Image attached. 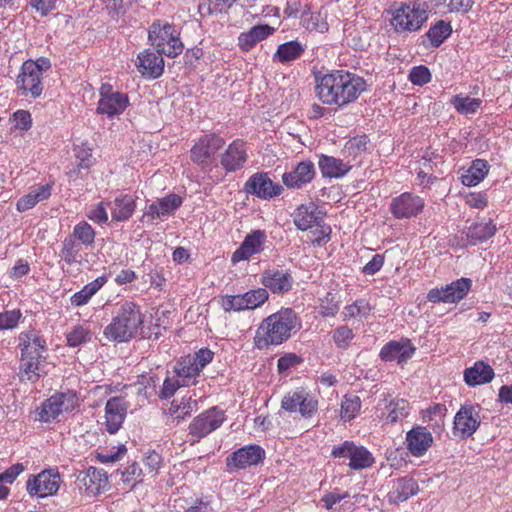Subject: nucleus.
Returning a JSON list of instances; mask_svg holds the SVG:
<instances>
[{"mask_svg":"<svg viewBox=\"0 0 512 512\" xmlns=\"http://www.w3.org/2000/svg\"><path fill=\"white\" fill-rule=\"evenodd\" d=\"M76 159H77V165L74 169L70 170L68 172V176L73 181L77 180L78 178H82L81 171H89L90 168L94 165L95 159L92 155V150L88 147H79L76 150Z\"/></svg>","mask_w":512,"mask_h":512,"instance_id":"nucleus-44","label":"nucleus"},{"mask_svg":"<svg viewBox=\"0 0 512 512\" xmlns=\"http://www.w3.org/2000/svg\"><path fill=\"white\" fill-rule=\"evenodd\" d=\"M406 448L414 457H422L433 444L431 432L424 426L417 425L406 433Z\"/></svg>","mask_w":512,"mask_h":512,"instance_id":"nucleus-25","label":"nucleus"},{"mask_svg":"<svg viewBox=\"0 0 512 512\" xmlns=\"http://www.w3.org/2000/svg\"><path fill=\"white\" fill-rule=\"evenodd\" d=\"M471 286V279L462 277L441 288L431 289L427 300L431 303H457L467 296Z\"/></svg>","mask_w":512,"mask_h":512,"instance_id":"nucleus-14","label":"nucleus"},{"mask_svg":"<svg viewBox=\"0 0 512 512\" xmlns=\"http://www.w3.org/2000/svg\"><path fill=\"white\" fill-rule=\"evenodd\" d=\"M447 407L442 403H435L428 408L421 410V419L423 422H430L437 418V425L440 427L444 426V419L447 414Z\"/></svg>","mask_w":512,"mask_h":512,"instance_id":"nucleus-57","label":"nucleus"},{"mask_svg":"<svg viewBox=\"0 0 512 512\" xmlns=\"http://www.w3.org/2000/svg\"><path fill=\"white\" fill-rule=\"evenodd\" d=\"M244 191L260 199L267 200L281 195L283 188L274 183L266 172L251 175L244 184Z\"/></svg>","mask_w":512,"mask_h":512,"instance_id":"nucleus-17","label":"nucleus"},{"mask_svg":"<svg viewBox=\"0 0 512 512\" xmlns=\"http://www.w3.org/2000/svg\"><path fill=\"white\" fill-rule=\"evenodd\" d=\"M301 328V319L289 307H282L277 312L264 318L258 325L253 337L254 347L267 350L288 341Z\"/></svg>","mask_w":512,"mask_h":512,"instance_id":"nucleus-2","label":"nucleus"},{"mask_svg":"<svg viewBox=\"0 0 512 512\" xmlns=\"http://www.w3.org/2000/svg\"><path fill=\"white\" fill-rule=\"evenodd\" d=\"M128 105L129 98L126 93L113 90L110 84H103L101 86L100 99L97 106L98 114L113 118L122 114Z\"/></svg>","mask_w":512,"mask_h":512,"instance_id":"nucleus-13","label":"nucleus"},{"mask_svg":"<svg viewBox=\"0 0 512 512\" xmlns=\"http://www.w3.org/2000/svg\"><path fill=\"white\" fill-rule=\"evenodd\" d=\"M415 352L410 340L401 339L400 341H390L385 344L379 353L381 360L393 361L397 360L398 363L406 362Z\"/></svg>","mask_w":512,"mask_h":512,"instance_id":"nucleus-28","label":"nucleus"},{"mask_svg":"<svg viewBox=\"0 0 512 512\" xmlns=\"http://www.w3.org/2000/svg\"><path fill=\"white\" fill-rule=\"evenodd\" d=\"M225 145L223 137L216 133L201 135L190 149V158L198 166H207Z\"/></svg>","mask_w":512,"mask_h":512,"instance_id":"nucleus-12","label":"nucleus"},{"mask_svg":"<svg viewBox=\"0 0 512 512\" xmlns=\"http://www.w3.org/2000/svg\"><path fill=\"white\" fill-rule=\"evenodd\" d=\"M80 246L72 237H67L63 241L62 249L60 251V256L62 260L65 261L68 265H72L78 262V257L80 256Z\"/></svg>","mask_w":512,"mask_h":512,"instance_id":"nucleus-59","label":"nucleus"},{"mask_svg":"<svg viewBox=\"0 0 512 512\" xmlns=\"http://www.w3.org/2000/svg\"><path fill=\"white\" fill-rule=\"evenodd\" d=\"M275 28L268 24L253 26L246 32H242L238 37V46L243 52H249L259 42L265 40L275 32Z\"/></svg>","mask_w":512,"mask_h":512,"instance_id":"nucleus-31","label":"nucleus"},{"mask_svg":"<svg viewBox=\"0 0 512 512\" xmlns=\"http://www.w3.org/2000/svg\"><path fill=\"white\" fill-rule=\"evenodd\" d=\"M71 237L84 246H92L95 242L96 232L88 222L81 221L74 226Z\"/></svg>","mask_w":512,"mask_h":512,"instance_id":"nucleus-52","label":"nucleus"},{"mask_svg":"<svg viewBox=\"0 0 512 512\" xmlns=\"http://www.w3.org/2000/svg\"><path fill=\"white\" fill-rule=\"evenodd\" d=\"M314 227L315 229L311 230V242L318 247L325 246L331 239V227L327 224H322L321 220Z\"/></svg>","mask_w":512,"mask_h":512,"instance_id":"nucleus-60","label":"nucleus"},{"mask_svg":"<svg viewBox=\"0 0 512 512\" xmlns=\"http://www.w3.org/2000/svg\"><path fill=\"white\" fill-rule=\"evenodd\" d=\"M419 492V486L416 480L409 477L399 478L393 489L388 493L390 503H401L407 501Z\"/></svg>","mask_w":512,"mask_h":512,"instance_id":"nucleus-36","label":"nucleus"},{"mask_svg":"<svg viewBox=\"0 0 512 512\" xmlns=\"http://www.w3.org/2000/svg\"><path fill=\"white\" fill-rule=\"evenodd\" d=\"M247 158L246 143L242 139H235L221 155L220 163L227 173H231L242 169Z\"/></svg>","mask_w":512,"mask_h":512,"instance_id":"nucleus-24","label":"nucleus"},{"mask_svg":"<svg viewBox=\"0 0 512 512\" xmlns=\"http://www.w3.org/2000/svg\"><path fill=\"white\" fill-rule=\"evenodd\" d=\"M280 407L288 413H297L305 421H310L319 412V399L307 388L300 386L284 394Z\"/></svg>","mask_w":512,"mask_h":512,"instance_id":"nucleus-6","label":"nucleus"},{"mask_svg":"<svg viewBox=\"0 0 512 512\" xmlns=\"http://www.w3.org/2000/svg\"><path fill=\"white\" fill-rule=\"evenodd\" d=\"M144 318L141 307L134 301L126 300L119 304L103 334L113 342H128L142 330Z\"/></svg>","mask_w":512,"mask_h":512,"instance_id":"nucleus-3","label":"nucleus"},{"mask_svg":"<svg viewBox=\"0 0 512 512\" xmlns=\"http://www.w3.org/2000/svg\"><path fill=\"white\" fill-rule=\"evenodd\" d=\"M136 210V199L129 194H120L111 202L110 211L113 221H128Z\"/></svg>","mask_w":512,"mask_h":512,"instance_id":"nucleus-32","label":"nucleus"},{"mask_svg":"<svg viewBox=\"0 0 512 512\" xmlns=\"http://www.w3.org/2000/svg\"><path fill=\"white\" fill-rule=\"evenodd\" d=\"M56 406V400L50 396L36 409L35 420L42 423H50L56 420L59 417Z\"/></svg>","mask_w":512,"mask_h":512,"instance_id":"nucleus-53","label":"nucleus"},{"mask_svg":"<svg viewBox=\"0 0 512 512\" xmlns=\"http://www.w3.org/2000/svg\"><path fill=\"white\" fill-rule=\"evenodd\" d=\"M303 363V358L296 353L289 352L281 356L277 360V371L279 374H286L292 368H296L297 366Z\"/></svg>","mask_w":512,"mask_h":512,"instance_id":"nucleus-61","label":"nucleus"},{"mask_svg":"<svg viewBox=\"0 0 512 512\" xmlns=\"http://www.w3.org/2000/svg\"><path fill=\"white\" fill-rule=\"evenodd\" d=\"M363 77L343 69L332 70L316 78L315 93L324 105L344 108L366 91Z\"/></svg>","mask_w":512,"mask_h":512,"instance_id":"nucleus-1","label":"nucleus"},{"mask_svg":"<svg viewBox=\"0 0 512 512\" xmlns=\"http://www.w3.org/2000/svg\"><path fill=\"white\" fill-rule=\"evenodd\" d=\"M315 176L314 163L311 160H304L297 163L290 172H285L282 175V182L289 189H301L311 183Z\"/></svg>","mask_w":512,"mask_h":512,"instance_id":"nucleus-22","label":"nucleus"},{"mask_svg":"<svg viewBox=\"0 0 512 512\" xmlns=\"http://www.w3.org/2000/svg\"><path fill=\"white\" fill-rule=\"evenodd\" d=\"M182 205V198L171 193L150 204L144 216L151 221L173 214Z\"/></svg>","mask_w":512,"mask_h":512,"instance_id":"nucleus-30","label":"nucleus"},{"mask_svg":"<svg viewBox=\"0 0 512 512\" xmlns=\"http://www.w3.org/2000/svg\"><path fill=\"white\" fill-rule=\"evenodd\" d=\"M369 138L367 135H358L350 138L344 145L343 154L345 157L355 160L367 150Z\"/></svg>","mask_w":512,"mask_h":512,"instance_id":"nucleus-47","label":"nucleus"},{"mask_svg":"<svg viewBox=\"0 0 512 512\" xmlns=\"http://www.w3.org/2000/svg\"><path fill=\"white\" fill-rule=\"evenodd\" d=\"M490 166L484 159H476L461 176V183L472 187L482 182L489 173Z\"/></svg>","mask_w":512,"mask_h":512,"instance_id":"nucleus-41","label":"nucleus"},{"mask_svg":"<svg viewBox=\"0 0 512 512\" xmlns=\"http://www.w3.org/2000/svg\"><path fill=\"white\" fill-rule=\"evenodd\" d=\"M197 408V402L191 396H183L180 399H174L167 410V415L176 425L189 417Z\"/></svg>","mask_w":512,"mask_h":512,"instance_id":"nucleus-38","label":"nucleus"},{"mask_svg":"<svg viewBox=\"0 0 512 512\" xmlns=\"http://www.w3.org/2000/svg\"><path fill=\"white\" fill-rule=\"evenodd\" d=\"M332 338L338 348L347 349L354 338V333L351 328L343 325L333 331Z\"/></svg>","mask_w":512,"mask_h":512,"instance_id":"nucleus-62","label":"nucleus"},{"mask_svg":"<svg viewBox=\"0 0 512 512\" xmlns=\"http://www.w3.org/2000/svg\"><path fill=\"white\" fill-rule=\"evenodd\" d=\"M361 409V400L356 395H345L341 402L340 417L343 421L354 419Z\"/></svg>","mask_w":512,"mask_h":512,"instance_id":"nucleus-51","label":"nucleus"},{"mask_svg":"<svg viewBox=\"0 0 512 512\" xmlns=\"http://www.w3.org/2000/svg\"><path fill=\"white\" fill-rule=\"evenodd\" d=\"M429 18V7L423 1L401 2L392 12L391 25L398 33L419 31Z\"/></svg>","mask_w":512,"mask_h":512,"instance_id":"nucleus-4","label":"nucleus"},{"mask_svg":"<svg viewBox=\"0 0 512 512\" xmlns=\"http://www.w3.org/2000/svg\"><path fill=\"white\" fill-rule=\"evenodd\" d=\"M306 46L297 40H291L278 46L273 55L274 62L286 64L299 59L305 52Z\"/></svg>","mask_w":512,"mask_h":512,"instance_id":"nucleus-39","label":"nucleus"},{"mask_svg":"<svg viewBox=\"0 0 512 512\" xmlns=\"http://www.w3.org/2000/svg\"><path fill=\"white\" fill-rule=\"evenodd\" d=\"M318 166L324 178H341L352 168L349 162L328 155L319 157Z\"/></svg>","mask_w":512,"mask_h":512,"instance_id":"nucleus-34","label":"nucleus"},{"mask_svg":"<svg viewBox=\"0 0 512 512\" xmlns=\"http://www.w3.org/2000/svg\"><path fill=\"white\" fill-rule=\"evenodd\" d=\"M300 24L309 31L325 32L328 30V24L321 18L319 13H312L311 9L306 11L300 19Z\"/></svg>","mask_w":512,"mask_h":512,"instance_id":"nucleus-58","label":"nucleus"},{"mask_svg":"<svg viewBox=\"0 0 512 512\" xmlns=\"http://www.w3.org/2000/svg\"><path fill=\"white\" fill-rule=\"evenodd\" d=\"M371 310L372 307L369 301L364 298H360L343 308L342 318L345 321L353 318H366L370 314Z\"/></svg>","mask_w":512,"mask_h":512,"instance_id":"nucleus-45","label":"nucleus"},{"mask_svg":"<svg viewBox=\"0 0 512 512\" xmlns=\"http://www.w3.org/2000/svg\"><path fill=\"white\" fill-rule=\"evenodd\" d=\"M52 398L56 400L58 415H61L64 412H70L79 406L78 395L72 390L56 392L52 395Z\"/></svg>","mask_w":512,"mask_h":512,"instance_id":"nucleus-46","label":"nucleus"},{"mask_svg":"<svg viewBox=\"0 0 512 512\" xmlns=\"http://www.w3.org/2000/svg\"><path fill=\"white\" fill-rule=\"evenodd\" d=\"M47 356L20 358L18 376L21 382L37 383L41 377L46 375Z\"/></svg>","mask_w":512,"mask_h":512,"instance_id":"nucleus-27","label":"nucleus"},{"mask_svg":"<svg viewBox=\"0 0 512 512\" xmlns=\"http://www.w3.org/2000/svg\"><path fill=\"white\" fill-rule=\"evenodd\" d=\"M340 308V301L336 294L328 292L319 299L318 313L322 317H334Z\"/></svg>","mask_w":512,"mask_h":512,"instance_id":"nucleus-55","label":"nucleus"},{"mask_svg":"<svg viewBox=\"0 0 512 512\" xmlns=\"http://www.w3.org/2000/svg\"><path fill=\"white\" fill-rule=\"evenodd\" d=\"M76 485L81 495L94 498L108 486V476L103 469L91 466L78 474Z\"/></svg>","mask_w":512,"mask_h":512,"instance_id":"nucleus-15","label":"nucleus"},{"mask_svg":"<svg viewBox=\"0 0 512 512\" xmlns=\"http://www.w3.org/2000/svg\"><path fill=\"white\" fill-rule=\"evenodd\" d=\"M451 33L452 27L450 23L440 20L429 28L426 36L431 41V45L437 48L451 35Z\"/></svg>","mask_w":512,"mask_h":512,"instance_id":"nucleus-48","label":"nucleus"},{"mask_svg":"<svg viewBox=\"0 0 512 512\" xmlns=\"http://www.w3.org/2000/svg\"><path fill=\"white\" fill-rule=\"evenodd\" d=\"M451 105L460 114H474L481 107L482 101L479 98L454 95L450 100Z\"/></svg>","mask_w":512,"mask_h":512,"instance_id":"nucleus-49","label":"nucleus"},{"mask_svg":"<svg viewBox=\"0 0 512 512\" xmlns=\"http://www.w3.org/2000/svg\"><path fill=\"white\" fill-rule=\"evenodd\" d=\"M319 220L322 219L319 216L318 208L312 202L298 206L293 213V222L301 231L312 229Z\"/></svg>","mask_w":512,"mask_h":512,"instance_id":"nucleus-33","label":"nucleus"},{"mask_svg":"<svg viewBox=\"0 0 512 512\" xmlns=\"http://www.w3.org/2000/svg\"><path fill=\"white\" fill-rule=\"evenodd\" d=\"M242 298L244 310H253L268 300L269 293L265 288H256L242 294Z\"/></svg>","mask_w":512,"mask_h":512,"instance_id":"nucleus-50","label":"nucleus"},{"mask_svg":"<svg viewBox=\"0 0 512 512\" xmlns=\"http://www.w3.org/2000/svg\"><path fill=\"white\" fill-rule=\"evenodd\" d=\"M493 377V369L483 361L476 362L472 367L466 368L464 371V381L470 387L488 383Z\"/></svg>","mask_w":512,"mask_h":512,"instance_id":"nucleus-37","label":"nucleus"},{"mask_svg":"<svg viewBox=\"0 0 512 512\" xmlns=\"http://www.w3.org/2000/svg\"><path fill=\"white\" fill-rule=\"evenodd\" d=\"M265 450L256 444L243 446L226 459V465L229 469H246L262 463L265 459Z\"/></svg>","mask_w":512,"mask_h":512,"instance_id":"nucleus-19","label":"nucleus"},{"mask_svg":"<svg viewBox=\"0 0 512 512\" xmlns=\"http://www.w3.org/2000/svg\"><path fill=\"white\" fill-rule=\"evenodd\" d=\"M128 405L121 396L110 398L105 406V426L110 434L116 433L126 417Z\"/></svg>","mask_w":512,"mask_h":512,"instance_id":"nucleus-26","label":"nucleus"},{"mask_svg":"<svg viewBox=\"0 0 512 512\" xmlns=\"http://www.w3.org/2000/svg\"><path fill=\"white\" fill-rule=\"evenodd\" d=\"M52 185L45 184L38 186L28 194L22 196L16 203V209L24 212L35 207L39 202L47 200L51 196Z\"/></svg>","mask_w":512,"mask_h":512,"instance_id":"nucleus-40","label":"nucleus"},{"mask_svg":"<svg viewBox=\"0 0 512 512\" xmlns=\"http://www.w3.org/2000/svg\"><path fill=\"white\" fill-rule=\"evenodd\" d=\"M174 372L182 385L186 387L197 384L201 373L197 364H195V360L192 361L190 354L181 357L176 362Z\"/></svg>","mask_w":512,"mask_h":512,"instance_id":"nucleus-35","label":"nucleus"},{"mask_svg":"<svg viewBox=\"0 0 512 512\" xmlns=\"http://www.w3.org/2000/svg\"><path fill=\"white\" fill-rule=\"evenodd\" d=\"M142 480L143 472L136 462L128 465L122 472V481L130 487L136 486V484L141 483Z\"/></svg>","mask_w":512,"mask_h":512,"instance_id":"nucleus-63","label":"nucleus"},{"mask_svg":"<svg viewBox=\"0 0 512 512\" xmlns=\"http://www.w3.org/2000/svg\"><path fill=\"white\" fill-rule=\"evenodd\" d=\"M148 39L159 54L175 58L183 51L184 45L175 26L155 21L149 28Z\"/></svg>","mask_w":512,"mask_h":512,"instance_id":"nucleus-7","label":"nucleus"},{"mask_svg":"<svg viewBox=\"0 0 512 512\" xmlns=\"http://www.w3.org/2000/svg\"><path fill=\"white\" fill-rule=\"evenodd\" d=\"M226 420L225 411L213 406L197 415L189 424V435L192 442H199L222 426Z\"/></svg>","mask_w":512,"mask_h":512,"instance_id":"nucleus-9","label":"nucleus"},{"mask_svg":"<svg viewBox=\"0 0 512 512\" xmlns=\"http://www.w3.org/2000/svg\"><path fill=\"white\" fill-rule=\"evenodd\" d=\"M334 458L349 459L348 466L352 470H362L371 467L375 459L372 453L364 446L357 445L353 441L346 440L331 450Z\"/></svg>","mask_w":512,"mask_h":512,"instance_id":"nucleus-10","label":"nucleus"},{"mask_svg":"<svg viewBox=\"0 0 512 512\" xmlns=\"http://www.w3.org/2000/svg\"><path fill=\"white\" fill-rule=\"evenodd\" d=\"M496 233V225L492 220L488 222H479L472 224L467 231V238L470 243L475 245L477 243H482Z\"/></svg>","mask_w":512,"mask_h":512,"instance_id":"nucleus-43","label":"nucleus"},{"mask_svg":"<svg viewBox=\"0 0 512 512\" xmlns=\"http://www.w3.org/2000/svg\"><path fill=\"white\" fill-rule=\"evenodd\" d=\"M267 242V234L264 230L256 229L248 233L240 246L232 253L233 264L249 260L256 254L264 251Z\"/></svg>","mask_w":512,"mask_h":512,"instance_id":"nucleus-20","label":"nucleus"},{"mask_svg":"<svg viewBox=\"0 0 512 512\" xmlns=\"http://www.w3.org/2000/svg\"><path fill=\"white\" fill-rule=\"evenodd\" d=\"M108 278L105 275L97 277L95 280L86 284L80 291L70 297L71 304L75 307L83 306L107 283Z\"/></svg>","mask_w":512,"mask_h":512,"instance_id":"nucleus-42","label":"nucleus"},{"mask_svg":"<svg viewBox=\"0 0 512 512\" xmlns=\"http://www.w3.org/2000/svg\"><path fill=\"white\" fill-rule=\"evenodd\" d=\"M135 66L144 78L157 79L163 74L165 63L162 54L145 49L137 55Z\"/></svg>","mask_w":512,"mask_h":512,"instance_id":"nucleus-23","label":"nucleus"},{"mask_svg":"<svg viewBox=\"0 0 512 512\" xmlns=\"http://www.w3.org/2000/svg\"><path fill=\"white\" fill-rule=\"evenodd\" d=\"M51 69V61L46 57L26 60L17 77L16 84L25 97L38 98L44 90L43 73Z\"/></svg>","mask_w":512,"mask_h":512,"instance_id":"nucleus-5","label":"nucleus"},{"mask_svg":"<svg viewBox=\"0 0 512 512\" xmlns=\"http://www.w3.org/2000/svg\"><path fill=\"white\" fill-rule=\"evenodd\" d=\"M91 330L84 325H76L69 333L66 335L67 345L70 347H77L87 342H90L92 339Z\"/></svg>","mask_w":512,"mask_h":512,"instance_id":"nucleus-54","label":"nucleus"},{"mask_svg":"<svg viewBox=\"0 0 512 512\" xmlns=\"http://www.w3.org/2000/svg\"><path fill=\"white\" fill-rule=\"evenodd\" d=\"M260 283L272 294L284 295L292 290L294 278L288 269L273 267L261 273Z\"/></svg>","mask_w":512,"mask_h":512,"instance_id":"nucleus-18","label":"nucleus"},{"mask_svg":"<svg viewBox=\"0 0 512 512\" xmlns=\"http://www.w3.org/2000/svg\"><path fill=\"white\" fill-rule=\"evenodd\" d=\"M310 4L306 0L302 2L300 0H289L286 3L284 14L287 18H302V15L306 11L310 10Z\"/></svg>","mask_w":512,"mask_h":512,"instance_id":"nucleus-64","label":"nucleus"},{"mask_svg":"<svg viewBox=\"0 0 512 512\" xmlns=\"http://www.w3.org/2000/svg\"><path fill=\"white\" fill-rule=\"evenodd\" d=\"M17 340L20 358L47 356V342L39 331L35 329L22 331L19 333Z\"/></svg>","mask_w":512,"mask_h":512,"instance_id":"nucleus-21","label":"nucleus"},{"mask_svg":"<svg viewBox=\"0 0 512 512\" xmlns=\"http://www.w3.org/2000/svg\"><path fill=\"white\" fill-rule=\"evenodd\" d=\"M136 385L138 386L139 395H143L145 398H150L157 393L159 378L157 375L152 374L140 375Z\"/></svg>","mask_w":512,"mask_h":512,"instance_id":"nucleus-56","label":"nucleus"},{"mask_svg":"<svg viewBox=\"0 0 512 512\" xmlns=\"http://www.w3.org/2000/svg\"><path fill=\"white\" fill-rule=\"evenodd\" d=\"M425 207L424 199L412 192H403L390 203V212L396 219H410L421 214Z\"/></svg>","mask_w":512,"mask_h":512,"instance_id":"nucleus-16","label":"nucleus"},{"mask_svg":"<svg viewBox=\"0 0 512 512\" xmlns=\"http://www.w3.org/2000/svg\"><path fill=\"white\" fill-rule=\"evenodd\" d=\"M480 424V407L473 404H464L454 416L452 433L455 437L466 440L475 434Z\"/></svg>","mask_w":512,"mask_h":512,"instance_id":"nucleus-11","label":"nucleus"},{"mask_svg":"<svg viewBox=\"0 0 512 512\" xmlns=\"http://www.w3.org/2000/svg\"><path fill=\"white\" fill-rule=\"evenodd\" d=\"M411 409V404L404 398L395 397L385 400V408L381 414V419L387 424L402 422L410 415Z\"/></svg>","mask_w":512,"mask_h":512,"instance_id":"nucleus-29","label":"nucleus"},{"mask_svg":"<svg viewBox=\"0 0 512 512\" xmlns=\"http://www.w3.org/2000/svg\"><path fill=\"white\" fill-rule=\"evenodd\" d=\"M62 483L58 468L42 470L37 475H31L26 481L27 493L32 497L45 498L55 495Z\"/></svg>","mask_w":512,"mask_h":512,"instance_id":"nucleus-8","label":"nucleus"}]
</instances>
